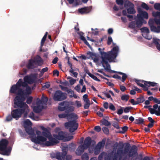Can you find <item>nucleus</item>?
<instances>
[{
    "label": "nucleus",
    "instance_id": "4468645a",
    "mask_svg": "<svg viewBox=\"0 0 160 160\" xmlns=\"http://www.w3.org/2000/svg\"><path fill=\"white\" fill-rule=\"evenodd\" d=\"M141 30L143 33L142 34L143 36L145 38L148 40L151 39L152 37L151 36H149L148 34L149 33V30L147 27H144L141 28Z\"/></svg>",
    "mask_w": 160,
    "mask_h": 160
},
{
    "label": "nucleus",
    "instance_id": "13d9d810",
    "mask_svg": "<svg viewBox=\"0 0 160 160\" xmlns=\"http://www.w3.org/2000/svg\"><path fill=\"white\" fill-rule=\"evenodd\" d=\"M73 71V69H70L69 71L70 73H72L74 75V76L75 78H77L78 76V73L76 72H74Z\"/></svg>",
    "mask_w": 160,
    "mask_h": 160
},
{
    "label": "nucleus",
    "instance_id": "f03ea898",
    "mask_svg": "<svg viewBox=\"0 0 160 160\" xmlns=\"http://www.w3.org/2000/svg\"><path fill=\"white\" fill-rule=\"evenodd\" d=\"M14 98L13 107L16 108L12 110L11 114L13 118L18 120L21 118L23 113L25 112L26 108L28 107L25 102H22L18 99L19 98Z\"/></svg>",
    "mask_w": 160,
    "mask_h": 160
},
{
    "label": "nucleus",
    "instance_id": "79ce46f5",
    "mask_svg": "<svg viewBox=\"0 0 160 160\" xmlns=\"http://www.w3.org/2000/svg\"><path fill=\"white\" fill-rule=\"evenodd\" d=\"M32 124V123L31 121L29 119H27L24 121V124L25 126V127H26V126H29L31 125Z\"/></svg>",
    "mask_w": 160,
    "mask_h": 160
},
{
    "label": "nucleus",
    "instance_id": "7ed1b4c3",
    "mask_svg": "<svg viewBox=\"0 0 160 160\" xmlns=\"http://www.w3.org/2000/svg\"><path fill=\"white\" fill-rule=\"evenodd\" d=\"M47 97H45L44 94L42 95L41 100L37 98L36 101V106L33 108L34 112L36 113L40 112L43 108V105H46L48 101Z\"/></svg>",
    "mask_w": 160,
    "mask_h": 160
},
{
    "label": "nucleus",
    "instance_id": "6e6d98bb",
    "mask_svg": "<svg viewBox=\"0 0 160 160\" xmlns=\"http://www.w3.org/2000/svg\"><path fill=\"white\" fill-rule=\"evenodd\" d=\"M109 108L112 111H114L116 110L115 107L112 103H110L109 105Z\"/></svg>",
    "mask_w": 160,
    "mask_h": 160
},
{
    "label": "nucleus",
    "instance_id": "2f4dec72",
    "mask_svg": "<svg viewBox=\"0 0 160 160\" xmlns=\"http://www.w3.org/2000/svg\"><path fill=\"white\" fill-rule=\"evenodd\" d=\"M122 14L124 16H127V17L128 18L129 21H132L133 18V15H127L126 10H123L122 11Z\"/></svg>",
    "mask_w": 160,
    "mask_h": 160
},
{
    "label": "nucleus",
    "instance_id": "a878e982",
    "mask_svg": "<svg viewBox=\"0 0 160 160\" xmlns=\"http://www.w3.org/2000/svg\"><path fill=\"white\" fill-rule=\"evenodd\" d=\"M23 80L24 82L26 83H31L33 82L32 79L28 75L24 77Z\"/></svg>",
    "mask_w": 160,
    "mask_h": 160
},
{
    "label": "nucleus",
    "instance_id": "4c0bfd02",
    "mask_svg": "<svg viewBox=\"0 0 160 160\" xmlns=\"http://www.w3.org/2000/svg\"><path fill=\"white\" fill-rule=\"evenodd\" d=\"M144 120L141 118H139L138 119H136L135 121V123L138 124H143Z\"/></svg>",
    "mask_w": 160,
    "mask_h": 160
},
{
    "label": "nucleus",
    "instance_id": "dca6fc26",
    "mask_svg": "<svg viewBox=\"0 0 160 160\" xmlns=\"http://www.w3.org/2000/svg\"><path fill=\"white\" fill-rule=\"evenodd\" d=\"M83 144L79 145L77 149L76 153L78 156L81 155L84 152V150L87 149Z\"/></svg>",
    "mask_w": 160,
    "mask_h": 160
},
{
    "label": "nucleus",
    "instance_id": "bb28decb",
    "mask_svg": "<svg viewBox=\"0 0 160 160\" xmlns=\"http://www.w3.org/2000/svg\"><path fill=\"white\" fill-rule=\"evenodd\" d=\"M159 41V39L155 38H153V42L156 46L157 49L160 51V44L158 42Z\"/></svg>",
    "mask_w": 160,
    "mask_h": 160
},
{
    "label": "nucleus",
    "instance_id": "6ab92c4d",
    "mask_svg": "<svg viewBox=\"0 0 160 160\" xmlns=\"http://www.w3.org/2000/svg\"><path fill=\"white\" fill-rule=\"evenodd\" d=\"M78 34L79 35L80 39L83 41L90 48H91V47L88 42H87L84 36H83L84 33L82 32H78Z\"/></svg>",
    "mask_w": 160,
    "mask_h": 160
},
{
    "label": "nucleus",
    "instance_id": "0e129e2a",
    "mask_svg": "<svg viewBox=\"0 0 160 160\" xmlns=\"http://www.w3.org/2000/svg\"><path fill=\"white\" fill-rule=\"evenodd\" d=\"M112 42V37L110 36H109L107 41V44L108 45H110Z\"/></svg>",
    "mask_w": 160,
    "mask_h": 160
},
{
    "label": "nucleus",
    "instance_id": "4d7b16f0",
    "mask_svg": "<svg viewBox=\"0 0 160 160\" xmlns=\"http://www.w3.org/2000/svg\"><path fill=\"white\" fill-rule=\"evenodd\" d=\"M32 97H29L28 98L26 102L28 104H30L32 102Z\"/></svg>",
    "mask_w": 160,
    "mask_h": 160
},
{
    "label": "nucleus",
    "instance_id": "09e8293b",
    "mask_svg": "<svg viewBox=\"0 0 160 160\" xmlns=\"http://www.w3.org/2000/svg\"><path fill=\"white\" fill-rule=\"evenodd\" d=\"M102 129L105 134H108L109 133V129L108 128L103 127L102 128Z\"/></svg>",
    "mask_w": 160,
    "mask_h": 160
},
{
    "label": "nucleus",
    "instance_id": "c9c22d12",
    "mask_svg": "<svg viewBox=\"0 0 160 160\" xmlns=\"http://www.w3.org/2000/svg\"><path fill=\"white\" fill-rule=\"evenodd\" d=\"M87 74L90 77L94 80L98 82L100 81V79H98L94 75L91 74L90 72H89L88 73H87Z\"/></svg>",
    "mask_w": 160,
    "mask_h": 160
},
{
    "label": "nucleus",
    "instance_id": "0eeeda50",
    "mask_svg": "<svg viewBox=\"0 0 160 160\" xmlns=\"http://www.w3.org/2000/svg\"><path fill=\"white\" fill-rule=\"evenodd\" d=\"M25 91L22 89H20L19 91L17 93V95L14 98H19L18 99L19 101L22 102H24V101L25 100V96L27 95H29L31 93V90L30 87L27 86Z\"/></svg>",
    "mask_w": 160,
    "mask_h": 160
},
{
    "label": "nucleus",
    "instance_id": "69168bd1",
    "mask_svg": "<svg viewBox=\"0 0 160 160\" xmlns=\"http://www.w3.org/2000/svg\"><path fill=\"white\" fill-rule=\"evenodd\" d=\"M12 118H13L11 114V115H9L7 116L6 120L7 121H10L12 120Z\"/></svg>",
    "mask_w": 160,
    "mask_h": 160
},
{
    "label": "nucleus",
    "instance_id": "393cba45",
    "mask_svg": "<svg viewBox=\"0 0 160 160\" xmlns=\"http://www.w3.org/2000/svg\"><path fill=\"white\" fill-rule=\"evenodd\" d=\"M16 84L20 88L21 86L25 87L27 86V83L24 82H23L22 79L21 78L18 80Z\"/></svg>",
    "mask_w": 160,
    "mask_h": 160
},
{
    "label": "nucleus",
    "instance_id": "a18cd8bd",
    "mask_svg": "<svg viewBox=\"0 0 160 160\" xmlns=\"http://www.w3.org/2000/svg\"><path fill=\"white\" fill-rule=\"evenodd\" d=\"M128 129V127L127 126H125L122 128V131L119 132V133H124L127 131Z\"/></svg>",
    "mask_w": 160,
    "mask_h": 160
},
{
    "label": "nucleus",
    "instance_id": "cd10ccee",
    "mask_svg": "<svg viewBox=\"0 0 160 160\" xmlns=\"http://www.w3.org/2000/svg\"><path fill=\"white\" fill-rule=\"evenodd\" d=\"M142 82H144V84L145 86H148V87H149L150 86L154 87L157 84L156 83L151 82H148L144 80H142Z\"/></svg>",
    "mask_w": 160,
    "mask_h": 160
},
{
    "label": "nucleus",
    "instance_id": "412c9836",
    "mask_svg": "<svg viewBox=\"0 0 160 160\" xmlns=\"http://www.w3.org/2000/svg\"><path fill=\"white\" fill-rule=\"evenodd\" d=\"M42 129L44 131L42 132V135L44 138H48L51 135L50 132L46 128L43 127L42 128Z\"/></svg>",
    "mask_w": 160,
    "mask_h": 160
},
{
    "label": "nucleus",
    "instance_id": "a211bd4d",
    "mask_svg": "<svg viewBox=\"0 0 160 160\" xmlns=\"http://www.w3.org/2000/svg\"><path fill=\"white\" fill-rule=\"evenodd\" d=\"M24 127L25 131L29 135L31 136L32 138H33L34 136H35V133L34 130L32 127Z\"/></svg>",
    "mask_w": 160,
    "mask_h": 160
},
{
    "label": "nucleus",
    "instance_id": "680f3d73",
    "mask_svg": "<svg viewBox=\"0 0 160 160\" xmlns=\"http://www.w3.org/2000/svg\"><path fill=\"white\" fill-rule=\"evenodd\" d=\"M90 106V102H85V103L84 105V109H87L89 108Z\"/></svg>",
    "mask_w": 160,
    "mask_h": 160
},
{
    "label": "nucleus",
    "instance_id": "49530a36",
    "mask_svg": "<svg viewBox=\"0 0 160 160\" xmlns=\"http://www.w3.org/2000/svg\"><path fill=\"white\" fill-rule=\"evenodd\" d=\"M135 23L134 21H132L130 22L129 25V27L131 29H135Z\"/></svg>",
    "mask_w": 160,
    "mask_h": 160
},
{
    "label": "nucleus",
    "instance_id": "39448f33",
    "mask_svg": "<svg viewBox=\"0 0 160 160\" xmlns=\"http://www.w3.org/2000/svg\"><path fill=\"white\" fill-rule=\"evenodd\" d=\"M152 15L155 17L154 19L155 22L157 25H160V12L158 11L153 12ZM150 27L152 31L158 33L160 32V26L156 27L153 25H150Z\"/></svg>",
    "mask_w": 160,
    "mask_h": 160
},
{
    "label": "nucleus",
    "instance_id": "a19ab883",
    "mask_svg": "<svg viewBox=\"0 0 160 160\" xmlns=\"http://www.w3.org/2000/svg\"><path fill=\"white\" fill-rule=\"evenodd\" d=\"M129 97L128 95H123L121 97V99L122 101H127L129 99Z\"/></svg>",
    "mask_w": 160,
    "mask_h": 160
},
{
    "label": "nucleus",
    "instance_id": "72a5a7b5",
    "mask_svg": "<svg viewBox=\"0 0 160 160\" xmlns=\"http://www.w3.org/2000/svg\"><path fill=\"white\" fill-rule=\"evenodd\" d=\"M135 25L137 28H139L141 27L142 25V22L141 19L138 18V20L136 21Z\"/></svg>",
    "mask_w": 160,
    "mask_h": 160
},
{
    "label": "nucleus",
    "instance_id": "ea45409f",
    "mask_svg": "<svg viewBox=\"0 0 160 160\" xmlns=\"http://www.w3.org/2000/svg\"><path fill=\"white\" fill-rule=\"evenodd\" d=\"M82 160H88L89 157L88 154L87 153H84L81 156Z\"/></svg>",
    "mask_w": 160,
    "mask_h": 160
},
{
    "label": "nucleus",
    "instance_id": "b1692460",
    "mask_svg": "<svg viewBox=\"0 0 160 160\" xmlns=\"http://www.w3.org/2000/svg\"><path fill=\"white\" fill-rule=\"evenodd\" d=\"M35 62L38 65H41L43 64V61L41 57L39 55H37L35 58L34 60Z\"/></svg>",
    "mask_w": 160,
    "mask_h": 160
},
{
    "label": "nucleus",
    "instance_id": "c85d7f7f",
    "mask_svg": "<svg viewBox=\"0 0 160 160\" xmlns=\"http://www.w3.org/2000/svg\"><path fill=\"white\" fill-rule=\"evenodd\" d=\"M67 118L70 119H73L76 120L78 118V117L77 115L73 113H68Z\"/></svg>",
    "mask_w": 160,
    "mask_h": 160
},
{
    "label": "nucleus",
    "instance_id": "4be33fe9",
    "mask_svg": "<svg viewBox=\"0 0 160 160\" xmlns=\"http://www.w3.org/2000/svg\"><path fill=\"white\" fill-rule=\"evenodd\" d=\"M53 136L59 140H63L65 138V137L64 135V133L62 131H60L58 132L57 135H53Z\"/></svg>",
    "mask_w": 160,
    "mask_h": 160
},
{
    "label": "nucleus",
    "instance_id": "423d86ee",
    "mask_svg": "<svg viewBox=\"0 0 160 160\" xmlns=\"http://www.w3.org/2000/svg\"><path fill=\"white\" fill-rule=\"evenodd\" d=\"M58 109L60 111H65L66 113H69L73 112L74 110V107L70 106L69 102L67 101L61 102L59 104Z\"/></svg>",
    "mask_w": 160,
    "mask_h": 160
},
{
    "label": "nucleus",
    "instance_id": "9d476101",
    "mask_svg": "<svg viewBox=\"0 0 160 160\" xmlns=\"http://www.w3.org/2000/svg\"><path fill=\"white\" fill-rule=\"evenodd\" d=\"M70 145H67L64 146L62 152L61 153L59 152H56L55 157L58 160H64L66 155L67 154L68 148L70 147Z\"/></svg>",
    "mask_w": 160,
    "mask_h": 160
},
{
    "label": "nucleus",
    "instance_id": "20e7f679",
    "mask_svg": "<svg viewBox=\"0 0 160 160\" xmlns=\"http://www.w3.org/2000/svg\"><path fill=\"white\" fill-rule=\"evenodd\" d=\"M8 141L6 139H2L0 141V154L3 155L8 156L10 153L11 148H7Z\"/></svg>",
    "mask_w": 160,
    "mask_h": 160
},
{
    "label": "nucleus",
    "instance_id": "de8ad7c7",
    "mask_svg": "<svg viewBox=\"0 0 160 160\" xmlns=\"http://www.w3.org/2000/svg\"><path fill=\"white\" fill-rule=\"evenodd\" d=\"M141 6L142 8L145 9L147 10H148L149 9L148 6L144 2H142V3L141 5Z\"/></svg>",
    "mask_w": 160,
    "mask_h": 160
},
{
    "label": "nucleus",
    "instance_id": "8fccbe9b",
    "mask_svg": "<svg viewBox=\"0 0 160 160\" xmlns=\"http://www.w3.org/2000/svg\"><path fill=\"white\" fill-rule=\"evenodd\" d=\"M58 117L60 118H64L67 117V113H62L58 115Z\"/></svg>",
    "mask_w": 160,
    "mask_h": 160
},
{
    "label": "nucleus",
    "instance_id": "ddd939ff",
    "mask_svg": "<svg viewBox=\"0 0 160 160\" xmlns=\"http://www.w3.org/2000/svg\"><path fill=\"white\" fill-rule=\"evenodd\" d=\"M137 10L138 14L137 15L138 18H140L142 20L143 19H148V13L146 11H142L140 7H138Z\"/></svg>",
    "mask_w": 160,
    "mask_h": 160
},
{
    "label": "nucleus",
    "instance_id": "473e14b6",
    "mask_svg": "<svg viewBox=\"0 0 160 160\" xmlns=\"http://www.w3.org/2000/svg\"><path fill=\"white\" fill-rule=\"evenodd\" d=\"M59 86L62 90L66 91L68 93H72V91L71 89H68V88L67 87L63 86L60 85Z\"/></svg>",
    "mask_w": 160,
    "mask_h": 160
},
{
    "label": "nucleus",
    "instance_id": "5701e85b",
    "mask_svg": "<svg viewBox=\"0 0 160 160\" xmlns=\"http://www.w3.org/2000/svg\"><path fill=\"white\" fill-rule=\"evenodd\" d=\"M35 61L31 59L29 60L28 63L26 65L28 69H34L36 68L35 63Z\"/></svg>",
    "mask_w": 160,
    "mask_h": 160
},
{
    "label": "nucleus",
    "instance_id": "9b49d317",
    "mask_svg": "<svg viewBox=\"0 0 160 160\" xmlns=\"http://www.w3.org/2000/svg\"><path fill=\"white\" fill-rule=\"evenodd\" d=\"M124 6L127 9L126 11L128 13L134 14L136 13V11L134 8V5L129 1H126Z\"/></svg>",
    "mask_w": 160,
    "mask_h": 160
},
{
    "label": "nucleus",
    "instance_id": "f8f14e48",
    "mask_svg": "<svg viewBox=\"0 0 160 160\" xmlns=\"http://www.w3.org/2000/svg\"><path fill=\"white\" fill-rule=\"evenodd\" d=\"M66 98V93L62 92L60 90L56 91L53 96V99L55 101H62Z\"/></svg>",
    "mask_w": 160,
    "mask_h": 160
},
{
    "label": "nucleus",
    "instance_id": "6e6552de",
    "mask_svg": "<svg viewBox=\"0 0 160 160\" xmlns=\"http://www.w3.org/2000/svg\"><path fill=\"white\" fill-rule=\"evenodd\" d=\"M64 126L66 128L68 129L70 132L73 133L78 129V124L76 120H73L65 122Z\"/></svg>",
    "mask_w": 160,
    "mask_h": 160
},
{
    "label": "nucleus",
    "instance_id": "3c124183",
    "mask_svg": "<svg viewBox=\"0 0 160 160\" xmlns=\"http://www.w3.org/2000/svg\"><path fill=\"white\" fill-rule=\"evenodd\" d=\"M105 143V140L103 139L101 141L99 142L97 144L102 148L104 146Z\"/></svg>",
    "mask_w": 160,
    "mask_h": 160
},
{
    "label": "nucleus",
    "instance_id": "58836bf2",
    "mask_svg": "<svg viewBox=\"0 0 160 160\" xmlns=\"http://www.w3.org/2000/svg\"><path fill=\"white\" fill-rule=\"evenodd\" d=\"M118 73L120 75H122L121 81L122 82H125V81L126 80L127 78V75L125 73H122L120 72H118Z\"/></svg>",
    "mask_w": 160,
    "mask_h": 160
},
{
    "label": "nucleus",
    "instance_id": "864d4df0",
    "mask_svg": "<svg viewBox=\"0 0 160 160\" xmlns=\"http://www.w3.org/2000/svg\"><path fill=\"white\" fill-rule=\"evenodd\" d=\"M154 8L157 10H158L160 11V3H156L154 5Z\"/></svg>",
    "mask_w": 160,
    "mask_h": 160
},
{
    "label": "nucleus",
    "instance_id": "f257e3e1",
    "mask_svg": "<svg viewBox=\"0 0 160 160\" xmlns=\"http://www.w3.org/2000/svg\"><path fill=\"white\" fill-rule=\"evenodd\" d=\"M119 52V48L118 46H116L113 47L111 51L107 52H101V63L103 67L105 69L110 73H118L119 72H117L111 69L110 65L109 64L108 61L109 62H115Z\"/></svg>",
    "mask_w": 160,
    "mask_h": 160
},
{
    "label": "nucleus",
    "instance_id": "5fc2aeb1",
    "mask_svg": "<svg viewBox=\"0 0 160 160\" xmlns=\"http://www.w3.org/2000/svg\"><path fill=\"white\" fill-rule=\"evenodd\" d=\"M88 95L87 94H84L83 96V99L85 102H90L89 99L88 98Z\"/></svg>",
    "mask_w": 160,
    "mask_h": 160
},
{
    "label": "nucleus",
    "instance_id": "aec40b11",
    "mask_svg": "<svg viewBox=\"0 0 160 160\" xmlns=\"http://www.w3.org/2000/svg\"><path fill=\"white\" fill-rule=\"evenodd\" d=\"M88 55L89 56L88 58H91L93 60L94 62H98V59L96 57V55L95 53L92 52L88 51L87 52Z\"/></svg>",
    "mask_w": 160,
    "mask_h": 160
},
{
    "label": "nucleus",
    "instance_id": "e433bc0d",
    "mask_svg": "<svg viewBox=\"0 0 160 160\" xmlns=\"http://www.w3.org/2000/svg\"><path fill=\"white\" fill-rule=\"evenodd\" d=\"M105 160H117V157L114 156V157L111 155H108L105 157Z\"/></svg>",
    "mask_w": 160,
    "mask_h": 160
},
{
    "label": "nucleus",
    "instance_id": "c03bdc74",
    "mask_svg": "<svg viewBox=\"0 0 160 160\" xmlns=\"http://www.w3.org/2000/svg\"><path fill=\"white\" fill-rule=\"evenodd\" d=\"M137 100H138L139 103L143 102L145 101L143 96L142 95H141L139 97L137 98Z\"/></svg>",
    "mask_w": 160,
    "mask_h": 160
},
{
    "label": "nucleus",
    "instance_id": "37998d69",
    "mask_svg": "<svg viewBox=\"0 0 160 160\" xmlns=\"http://www.w3.org/2000/svg\"><path fill=\"white\" fill-rule=\"evenodd\" d=\"M50 83L49 82H46L45 85L43 86L42 87V89L44 90L46 88H48L50 86Z\"/></svg>",
    "mask_w": 160,
    "mask_h": 160
},
{
    "label": "nucleus",
    "instance_id": "052dcab7",
    "mask_svg": "<svg viewBox=\"0 0 160 160\" xmlns=\"http://www.w3.org/2000/svg\"><path fill=\"white\" fill-rule=\"evenodd\" d=\"M116 3L119 5L122 6L123 4V0H116Z\"/></svg>",
    "mask_w": 160,
    "mask_h": 160
},
{
    "label": "nucleus",
    "instance_id": "1a4fd4ad",
    "mask_svg": "<svg viewBox=\"0 0 160 160\" xmlns=\"http://www.w3.org/2000/svg\"><path fill=\"white\" fill-rule=\"evenodd\" d=\"M36 134L37 135V137L34 136V137L31 138L32 141L36 144H42L41 142H44L47 140L46 138H44L42 135V132L39 130L36 131Z\"/></svg>",
    "mask_w": 160,
    "mask_h": 160
},
{
    "label": "nucleus",
    "instance_id": "e2e57ef3",
    "mask_svg": "<svg viewBox=\"0 0 160 160\" xmlns=\"http://www.w3.org/2000/svg\"><path fill=\"white\" fill-rule=\"evenodd\" d=\"M148 110L151 114H155L156 110H155V109L150 107L148 108Z\"/></svg>",
    "mask_w": 160,
    "mask_h": 160
},
{
    "label": "nucleus",
    "instance_id": "603ef678",
    "mask_svg": "<svg viewBox=\"0 0 160 160\" xmlns=\"http://www.w3.org/2000/svg\"><path fill=\"white\" fill-rule=\"evenodd\" d=\"M135 82L137 83V84L139 86L141 87H144V85L143 84L141 83L140 82H142V81H141L140 80L135 79Z\"/></svg>",
    "mask_w": 160,
    "mask_h": 160
},
{
    "label": "nucleus",
    "instance_id": "2eb2a0df",
    "mask_svg": "<svg viewBox=\"0 0 160 160\" xmlns=\"http://www.w3.org/2000/svg\"><path fill=\"white\" fill-rule=\"evenodd\" d=\"M92 142L95 143V142L94 140H92L91 138L88 137L85 138L83 144L86 147V148H88L90 146Z\"/></svg>",
    "mask_w": 160,
    "mask_h": 160
},
{
    "label": "nucleus",
    "instance_id": "c756f323",
    "mask_svg": "<svg viewBox=\"0 0 160 160\" xmlns=\"http://www.w3.org/2000/svg\"><path fill=\"white\" fill-rule=\"evenodd\" d=\"M53 145L57 144L58 142V141L55 138H53L51 135L48 138Z\"/></svg>",
    "mask_w": 160,
    "mask_h": 160
},
{
    "label": "nucleus",
    "instance_id": "774afa93",
    "mask_svg": "<svg viewBox=\"0 0 160 160\" xmlns=\"http://www.w3.org/2000/svg\"><path fill=\"white\" fill-rule=\"evenodd\" d=\"M132 108V107H127L124 109V112L125 113L128 112Z\"/></svg>",
    "mask_w": 160,
    "mask_h": 160
},
{
    "label": "nucleus",
    "instance_id": "bf43d9fd",
    "mask_svg": "<svg viewBox=\"0 0 160 160\" xmlns=\"http://www.w3.org/2000/svg\"><path fill=\"white\" fill-rule=\"evenodd\" d=\"M27 71H28V70H27V69L24 68L22 70V71L21 72H20L19 73H20V74L21 75H26L27 74Z\"/></svg>",
    "mask_w": 160,
    "mask_h": 160
},
{
    "label": "nucleus",
    "instance_id": "f704fd0d",
    "mask_svg": "<svg viewBox=\"0 0 160 160\" xmlns=\"http://www.w3.org/2000/svg\"><path fill=\"white\" fill-rule=\"evenodd\" d=\"M100 122L102 124L107 126H110L111 125V123L107 120L105 119L101 120Z\"/></svg>",
    "mask_w": 160,
    "mask_h": 160
},
{
    "label": "nucleus",
    "instance_id": "f3484780",
    "mask_svg": "<svg viewBox=\"0 0 160 160\" xmlns=\"http://www.w3.org/2000/svg\"><path fill=\"white\" fill-rule=\"evenodd\" d=\"M20 89H22L19 87L16 84L13 85L11 88L10 92L12 93L15 94L17 95V93L18 92Z\"/></svg>",
    "mask_w": 160,
    "mask_h": 160
},
{
    "label": "nucleus",
    "instance_id": "7c9ffc66",
    "mask_svg": "<svg viewBox=\"0 0 160 160\" xmlns=\"http://www.w3.org/2000/svg\"><path fill=\"white\" fill-rule=\"evenodd\" d=\"M78 12L81 14L87 13L89 12V9L88 8L85 7L79 9L78 10Z\"/></svg>",
    "mask_w": 160,
    "mask_h": 160
},
{
    "label": "nucleus",
    "instance_id": "338daca9",
    "mask_svg": "<svg viewBox=\"0 0 160 160\" xmlns=\"http://www.w3.org/2000/svg\"><path fill=\"white\" fill-rule=\"evenodd\" d=\"M48 68L47 67H46L45 68H42V70L40 71V73L42 74L43 75V73L48 71Z\"/></svg>",
    "mask_w": 160,
    "mask_h": 160
}]
</instances>
